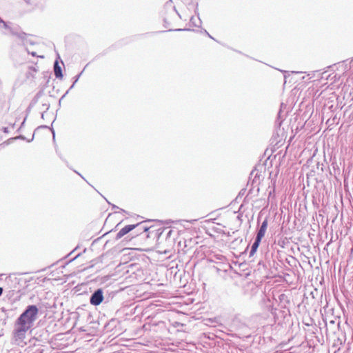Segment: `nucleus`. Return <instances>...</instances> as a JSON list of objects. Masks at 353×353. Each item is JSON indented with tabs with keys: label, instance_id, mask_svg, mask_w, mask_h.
I'll use <instances>...</instances> for the list:
<instances>
[{
	"label": "nucleus",
	"instance_id": "f257e3e1",
	"mask_svg": "<svg viewBox=\"0 0 353 353\" xmlns=\"http://www.w3.org/2000/svg\"><path fill=\"white\" fill-rule=\"evenodd\" d=\"M38 312L39 309L36 305H30L27 306L26 310L17 319V324H23L31 327L37 318Z\"/></svg>",
	"mask_w": 353,
	"mask_h": 353
},
{
	"label": "nucleus",
	"instance_id": "f03ea898",
	"mask_svg": "<svg viewBox=\"0 0 353 353\" xmlns=\"http://www.w3.org/2000/svg\"><path fill=\"white\" fill-rule=\"evenodd\" d=\"M30 328V327L28 326H26L23 324L15 323L13 338L17 345H19L23 341L26 336V333Z\"/></svg>",
	"mask_w": 353,
	"mask_h": 353
},
{
	"label": "nucleus",
	"instance_id": "7ed1b4c3",
	"mask_svg": "<svg viewBox=\"0 0 353 353\" xmlns=\"http://www.w3.org/2000/svg\"><path fill=\"white\" fill-rule=\"evenodd\" d=\"M0 30H2V32L4 34H8V33H10L13 35L17 36L19 39H21L23 42L25 43V40L26 39V34L24 32H16L14 31V30L8 25V23L4 21L1 17H0Z\"/></svg>",
	"mask_w": 353,
	"mask_h": 353
},
{
	"label": "nucleus",
	"instance_id": "20e7f679",
	"mask_svg": "<svg viewBox=\"0 0 353 353\" xmlns=\"http://www.w3.org/2000/svg\"><path fill=\"white\" fill-rule=\"evenodd\" d=\"M136 228H138L139 230H143V232H146L149 230L148 227L143 225L141 223L137 224L128 225L119 230V232L117 234L115 239L117 240L120 239L123 236H125V234H127Z\"/></svg>",
	"mask_w": 353,
	"mask_h": 353
},
{
	"label": "nucleus",
	"instance_id": "39448f33",
	"mask_svg": "<svg viewBox=\"0 0 353 353\" xmlns=\"http://www.w3.org/2000/svg\"><path fill=\"white\" fill-rule=\"evenodd\" d=\"M103 300V291L101 288L96 290L90 297L91 305L97 306L100 305Z\"/></svg>",
	"mask_w": 353,
	"mask_h": 353
},
{
	"label": "nucleus",
	"instance_id": "423d86ee",
	"mask_svg": "<svg viewBox=\"0 0 353 353\" xmlns=\"http://www.w3.org/2000/svg\"><path fill=\"white\" fill-rule=\"evenodd\" d=\"M27 6L33 8H42L44 6V0H23Z\"/></svg>",
	"mask_w": 353,
	"mask_h": 353
},
{
	"label": "nucleus",
	"instance_id": "0eeeda50",
	"mask_svg": "<svg viewBox=\"0 0 353 353\" xmlns=\"http://www.w3.org/2000/svg\"><path fill=\"white\" fill-rule=\"evenodd\" d=\"M268 227V220L265 219L263 223H261L259 230L257 232L256 238L259 239H262L263 237L265 236L266 230Z\"/></svg>",
	"mask_w": 353,
	"mask_h": 353
},
{
	"label": "nucleus",
	"instance_id": "6e6552de",
	"mask_svg": "<svg viewBox=\"0 0 353 353\" xmlns=\"http://www.w3.org/2000/svg\"><path fill=\"white\" fill-rule=\"evenodd\" d=\"M54 73L56 78L62 79L63 74L61 67L59 65L57 60H56L54 63Z\"/></svg>",
	"mask_w": 353,
	"mask_h": 353
},
{
	"label": "nucleus",
	"instance_id": "1a4fd4ad",
	"mask_svg": "<svg viewBox=\"0 0 353 353\" xmlns=\"http://www.w3.org/2000/svg\"><path fill=\"white\" fill-rule=\"evenodd\" d=\"M190 22L195 27H199L201 24V21L199 18L195 19L194 17L190 18Z\"/></svg>",
	"mask_w": 353,
	"mask_h": 353
},
{
	"label": "nucleus",
	"instance_id": "9d476101",
	"mask_svg": "<svg viewBox=\"0 0 353 353\" xmlns=\"http://www.w3.org/2000/svg\"><path fill=\"white\" fill-rule=\"evenodd\" d=\"M261 241V239L255 238L254 242L252 245L251 248L256 251L258 248H259V244H260Z\"/></svg>",
	"mask_w": 353,
	"mask_h": 353
},
{
	"label": "nucleus",
	"instance_id": "9b49d317",
	"mask_svg": "<svg viewBox=\"0 0 353 353\" xmlns=\"http://www.w3.org/2000/svg\"><path fill=\"white\" fill-rule=\"evenodd\" d=\"M81 73H82V72H81L79 74H78V75H77V76H75V77H74V82H73V84L71 85L70 89H72V88L74 87V84L78 81V80H79V77H80V76H81Z\"/></svg>",
	"mask_w": 353,
	"mask_h": 353
},
{
	"label": "nucleus",
	"instance_id": "f8f14e48",
	"mask_svg": "<svg viewBox=\"0 0 353 353\" xmlns=\"http://www.w3.org/2000/svg\"><path fill=\"white\" fill-rule=\"evenodd\" d=\"M256 252V250L251 248L250 252V256H253Z\"/></svg>",
	"mask_w": 353,
	"mask_h": 353
},
{
	"label": "nucleus",
	"instance_id": "ddd939ff",
	"mask_svg": "<svg viewBox=\"0 0 353 353\" xmlns=\"http://www.w3.org/2000/svg\"><path fill=\"white\" fill-rule=\"evenodd\" d=\"M314 74V72H312L311 73H309V74H307V76H309L310 79H312V78H313Z\"/></svg>",
	"mask_w": 353,
	"mask_h": 353
},
{
	"label": "nucleus",
	"instance_id": "4468645a",
	"mask_svg": "<svg viewBox=\"0 0 353 353\" xmlns=\"http://www.w3.org/2000/svg\"><path fill=\"white\" fill-rule=\"evenodd\" d=\"M205 32L206 33V34L211 39H214V38L206 31L205 30Z\"/></svg>",
	"mask_w": 353,
	"mask_h": 353
},
{
	"label": "nucleus",
	"instance_id": "2eb2a0df",
	"mask_svg": "<svg viewBox=\"0 0 353 353\" xmlns=\"http://www.w3.org/2000/svg\"><path fill=\"white\" fill-rule=\"evenodd\" d=\"M350 68L353 70V58L350 61Z\"/></svg>",
	"mask_w": 353,
	"mask_h": 353
},
{
	"label": "nucleus",
	"instance_id": "dca6fc26",
	"mask_svg": "<svg viewBox=\"0 0 353 353\" xmlns=\"http://www.w3.org/2000/svg\"><path fill=\"white\" fill-rule=\"evenodd\" d=\"M3 288H0V296L3 294Z\"/></svg>",
	"mask_w": 353,
	"mask_h": 353
},
{
	"label": "nucleus",
	"instance_id": "f3484780",
	"mask_svg": "<svg viewBox=\"0 0 353 353\" xmlns=\"http://www.w3.org/2000/svg\"><path fill=\"white\" fill-rule=\"evenodd\" d=\"M185 29H176V30L177 31H183V30H185Z\"/></svg>",
	"mask_w": 353,
	"mask_h": 353
},
{
	"label": "nucleus",
	"instance_id": "a211bd4d",
	"mask_svg": "<svg viewBox=\"0 0 353 353\" xmlns=\"http://www.w3.org/2000/svg\"><path fill=\"white\" fill-rule=\"evenodd\" d=\"M31 54H32L33 57L36 56V53H35V52H31Z\"/></svg>",
	"mask_w": 353,
	"mask_h": 353
},
{
	"label": "nucleus",
	"instance_id": "6ab92c4d",
	"mask_svg": "<svg viewBox=\"0 0 353 353\" xmlns=\"http://www.w3.org/2000/svg\"><path fill=\"white\" fill-rule=\"evenodd\" d=\"M112 208H115V209H116V208H117H117H119L117 206H116V205H112Z\"/></svg>",
	"mask_w": 353,
	"mask_h": 353
},
{
	"label": "nucleus",
	"instance_id": "aec40b11",
	"mask_svg": "<svg viewBox=\"0 0 353 353\" xmlns=\"http://www.w3.org/2000/svg\"><path fill=\"white\" fill-rule=\"evenodd\" d=\"M174 10L176 11L175 9H174ZM176 12L177 15H179L180 17L179 13H178L177 12Z\"/></svg>",
	"mask_w": 353,
	"mask_h": 353
}]
</instances>
